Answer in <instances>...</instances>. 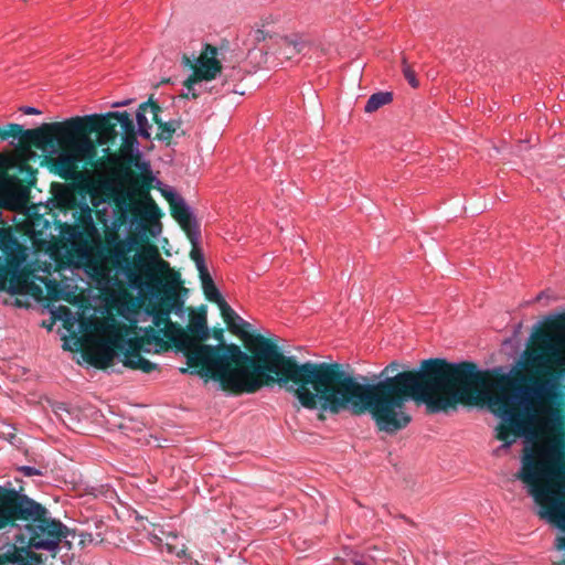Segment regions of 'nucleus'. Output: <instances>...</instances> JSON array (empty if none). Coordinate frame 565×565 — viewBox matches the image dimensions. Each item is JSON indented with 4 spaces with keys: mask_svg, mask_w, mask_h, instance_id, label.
I'll use <instances>...</instances> for the list:
<instances>
[{
    "mask_svg": "<svg viewBox=\"0 0 565 565\" xmlns=\"http://www.w3.org/2000/svg\"><path fill=\"white\" fill-rule=\"evenodd\" d=\"M2 129V127H0V130Z\"/></svg>",
    "mask_w": 565,
    "mask_h": 565,
    "instance_id": "46",
    "label": "nucleus"
},
{
    "mask_svg": "<svg viewBox=\"0 0 565 565\" xmlns=\"http://www.w3.org/2000/svg\"><path fill=\"white\" fill-rule=\"evenodd\" d=\"M24 476L26 477H32V476H40L41 475V471L38 470L36 468L34 467H30V466H24V467H21L20 469Z\"/></svg>",
    "mask_w": 565,
    "mask_h": 565,
    "instance_id": "34",
    "label": "nucleus"
},
{
    "mask_svg": "<svg viewBox=\"0 0 565 565\" xmlns=\"http://www.w3.org/2000/svg\"><path fill=\"white\" fill-rule=\"evenodd\" d=\"M162 329L149 326L145 328L143 334L140 335V338L143 339L146 345L156 344L158 349L156 350L157 353L169 351L173 348L172 343L168 340L164 341L161 337Z\"/></svg>",
    "mask_w": 565,
    "mask_h": 565,
    "instance_id": "17",
    "label": "nucleus"
},
{
    "mask_svg": "<svg viewBox=\"0 0 565 565\" xmlns=\"http://www.w3.org/2000/svg\"><path fill=\"white\" fill-rule=\"evenodd\" d=\"M216 305L220 308L222 318L224 322L227 324V328L234 333L238 332V329L236 328L235 324L236 320L243 322V326L245 327L248 326V323L244 322L242 318L230 307V305L224 299H222L220 302H216Z\"/></svg>",
    "mask_w": 565,
    "mask_h": 565,
    "instance_id": "21",
    "label": "nucleus"
},
{
    "mask_svg": "<svg viewBox=\"0 0 565 565\" xmlns=\"http://www.w3.org/2000/svg\"><path fill=\"white\" fill-rule=\"evenodd\" d=\"M64 121L45 122L32 131L33 135H44L39 150L57 153V157L45 156L42 166H45L51 173L74 184L78 193L88 192L87 184L84 183V175L79 170V164L96 168L102 159L93 153L86 154L81 150L82 137L72 135Z\"/></svg>",
    "mask_w": 565,
    "mask_h": 565,
    "instance_id": "5",
    "label": "nucleus"
},
{
    "mask_svg": "<svg viewBox=\"0 0 565 565\" xmlns=\"http://www.w3.org/2000/svg\"><path fill=\"white\" fill-rule=\"evenodd\" d=\"M142 352L148 353L149 349H147L146 345H145Z\"/></svg>",
    "mask_w": 565,
    "mask_h": 565,
    "instance_id": "43",
    "label": "nucleus"
},
{
    "mask_svg": "<svg viewBox=\"0 0 565 565\" xmlns=\"http://www.w3.org/2000/svg\"><path fill=\"white\" fill-rule=\"evenodd\" d=\"M147 312L152 316L154 327L160 329L163 327V337L172 343L177 352L185 356L189 367L201 366L202 359L217 358L222 350L233 349L232 345L217 348L205 343L210 339V328L204 305L196 311L191 309L186 327L173 322L169 310H160L150 305Z\"/></svg>",
    "mask_w": 565,
    "mask_h": 565,
    "instance_id": "7",
    "label": "nucleus"
},
{
    "mask_svg": "<svg viewBox=\"0 0 565 565\" xmlns=\"http://www.w3.org/2000/svg\"><path fill=\"white\" fill-rule=\"evenodd\" d=\"M94 213L96 215L97 221L102 223L104 227L108 226L107 211L105 209H97L94 211Z\"/></svg>",
    "mask_w": 565,
    "mask_h": 565,
    "instance_id": "33",
    "label": "nucleus"
},
{
    "mask_svg": "<svg viewBox=\"0 0 565 565\" xmlns=\"http://www.w3.org/2000/svg\"><path fill=\"white\" fill-rule=\"evenodd\" d=\"M64 125L68 127V132L82 137L81 150L87 156L93 153L98 156L99 146H107L104 152L108 156L109 147L117 143L119 135L120 151L122 154H128L126 161L119 167L127 164L129 158L134 156L131 152L137 143V132L135 122L127 111L75 116L64 120ZM136 156L140 158L139 153ZM139 161L142 162L140 159Z\"/></svg>",
    "mask_w": 565,
    "mask_h": 565,
    "instance_id": "6",
    "label": "nucleus"
},
{
    "mask_svg": "<svg viewBox=\"0 0 565 565\" xmlns=\"http://www.w3.org/2000/svg\"><path fill=\"white\" fill-rule=\"evenodd\" d=\"M21 555V547L12 545L6 553L0 554V565H20Z\"/></svg>",
    "mask_w": 565,
    "mask_h": 565,
    "instance_id": "24",
    "label": "nucleus"
},
{
    "mask_svg": "<svg viewBox=\"0 0 565 565\" xmlns=\"http://www.w3.org/2000/svg\"><path fill=\"white\" fill-rule=\"evenodd\" d=\"M38 130V128L34 129H23V127L19 124H9L6 127H2L0 130V139L7 140L10 137L20 138V147L24 150H30L32 147L38 149L41 147V140L44 137V135H33L32 131Z\"/></svg>",
    "mask_w": 565,
    "mask_h": 565,
    "instance_id": "15",
    "label": "nucleus"
},
{
    "mask_svg": "<svg viewBox=\"0 0 565 565\" xmlns=\"http://www.w3.org/2000/svg\"><path fill=\"white\" fill-rule=\"evenodd\" d=\"M306 44L307 41L300 34L277 35L275 44L268 45L267 50L286 60H290L292 56L302 53Z\"/></svg>",
    "mask_w": 565,
    "mask_h": 565,
    "instance_id": "14",
    "label": "nucleus"
},
{
    "mask_svg": "<svg viewBox=\"0 0 565 565\" xmlns=\"http://www.w3.org/2000/svg\"><path fill=\"white\" fill-rule=\"evenodd\" d=\"M22 545L26 546H21L22 562L20 565H41L43 563L42 556L30 551L29 548L31 546L28 543H23Z\"/></svg>",
    "mask_w": 565,
    "mask_h": 565,
    "instance_id": "25",
    "label": "nucleus"
},
{
    "mask_svg": "<svg viewBox=\"0 0 565 565\" xmlns=\"http://www.w3.org/2000/svg\"><path fill=\"white\" fill-rule=\"evenodd\" d=\"M217 47L212 44H204L199 57L183 54L181 63L184 67L192 70V74L184 81L186 89L202 81H212L222 72V63L217 58Z\"/></svg>",
    "mask_w": 565,
    "mask_h": 565,
    "instance_id": "9",
    "label": "nucleus"
},
{
    "mask_svg": "<svg viewBox=\"0 0 565 565\" xmlns=\"http://www.w3.org/2000/svg\"><path fill=\"white\" fill-rule=\"evenodd\" d=\"M13 242L12 236L8 232L0 231V249H8Z\"/></svg>",
    "mask_w": 565,
    "mask_h": 565,
    "instance_id": "31",
    "label": "nucleus"
},
{
    "mask_svg": "<svg viewBox=\"0 0 565 565\" xmlns=\"http://www.w3.org/2000/svg\"><path fill=\"white\" fill-rule=\"evenodd\" d=\"M167 547L170 553L174 552L169 543H167Z\"/></svg>",
    "mask_w": 565,
    "mask_h": 565,
    "instance_id": "42",
    "label": "nucleus"
},
{
    "mask_svg": "<svg viewBox=\"0 0 565 565\" xmlns=\"http://www.w3.org/2000/svg\"><path fill=\"white\" fill-rule=\"evenodd\" d=\"M152 114V121L159 126V124H161L163 120L161 119L160 117V113L162 111L161 107L159 106V104L157 102H154L152 99V105H149V109Z\"/></svg>",
    "mask_w": 565,
    "mask_h": 565,
    "instance_id": "30",
    "label": "nucleus"
},
{
    "mask_svg": "<svg viewBox=\"0 0 565 565\" xmlns=\"http://www.w3.org/2000/svg\"><path fill=\"white\" fill-rule=\"evenodd\" d=\"M120 329H124L125 331H127L126 326H121Z\"/></svg>",
    "mask_w": 565,
    "mask_h": 565,
    "instance_id": "44",
    "label": "nucleus"
},
{
    "mask_svg": "<svg viewBox=\"0 0 565 565\" xmlns=\"http://www.w3.org/2000/svg\"><path fill=\"white\" fill-rule=\"evenodd\" d=\"M163 198L168 201L171 216L179 223L182 231L186 234L191 244H194L199 237L198 224L192 218L188 205L181 198L169 190H162Z\"/></svg>",
    "mask_w": 565,
    "mask_h": 565,
    "instance_id": "11",
    "label": "nucleus"
},
{
    "mask_svg": "<svg viewBox=\"0 0 565 565\" xmlns=\"http://www.w3.org/2000/svg\"><path fill=\"white\" fill-rule=\"evenodd\" d=\"M354 565H365L364 563H362L361 561H354L353 562Z\"/></svg>",
    "mask_w": 565,
    "mask_h": 565,
    "instance_id": "41",
    "label": "nucleus"
},
{
    "mask_svg": "<svg viewBox=\"0 0 565 565\" xmlns=\"http://www.w3.org/2000/svg\"><path fill=\"white\" fill-rule=\"evenodd\" d=\"M70 207L74 210L75 223L68 225L65 233L75 242L83 258L90 244L98 238V228L93 218L94 210L85 201H77L74 196L70 201Z\"/></svg>",
    "mask_w": 565,
    "mask_h": 565,
    "instance_id": "8",
    "label": "nucleus"
},
{
    "mask_svg": "<svg viewBox=\"0 0 565 565\" xmlns=\"http://www.w3.org/2000/svg\"><path fill=\"white\" fill-rule=\"evenodd\" d=\"M149 105H152V98L150 97L147 102L141 103L136 113V120L138 125V132L145 139H150L151 135L149 132L150 124L146 117V114L149 109Z\"/></svg>",
    "mask_w": 565,
    "mask_h": 565,
    "instance_id": "19",
    "label": "nucleus"
},
{
    "mask_svg": "<svg viewBox=\"0 0 565 565\" xmlns=\"http://www.w3.org/2000/svg\"><path fill=\"white\" fill-rule=\"evenodd\" d=\"M403 74L412 87L416 88L418 86L419 83L416 78L415 71L407 64L405 58L403 60Z\"/></svg>",
    "mask_w": 565,
    "mask_h": 565,
    "instance_id": "28",
    "label": "nucleus"
},
{
    "mask_svg": "<svg viewBox=\"0 0 565 565\" xmlns=\"http://www.w3.org/2000/svg\"><path fill=\"white\" fill-rule=\"evenodd\" d=\"M180 127L181 120L162 121L158 126V134L156 135V139L170 145L173 135Z\"/></svg>",
    "mask_w": 565,
    "mask_h": 565,
    "instance_id": "22",
    "label": "nucleus"
},
{
    "mask_svg": "<svg viewBox=\"0 0 565 565\" xmlns=\"http://www.w3.org/2000/svg\"><path fill=\"white\" fill-rule=\"evenodd\" d=\"M199 276L201 279L202 289L205 298L214 303L220 302L223 299V297L220 294L218 289L216 288L207 269L205 271L199 273Z\"/></svg>",
    "mask_w": 565,
    "mask_h": 565,
    "instance_id": "18",
    "label": "nucleus"
},
{
    "mask_svg": "<svg viewBox=\"0 0 565 565\" xmlns=\"http://www.w3.org/2000/svg\"><path fill=\"white\" fill-rule=\"evenodd\" d=\"M151 541L156 544H159V543H161L162 539L158 534H152Z\"/></svg>",
    "mask_w": 565,
    "mask_h": 565,
    "instance_id": "37",
    "label": "nucleus"
},
{
    "mask_svg": "<svg viewBox=\"0 0 565 565\" xmlns=\"http://www.w3.org/2000/svg\"><path fill=\"white\" fill-rule=\"evenodd\" d=\"M159 274H167V279L175 288L180 287L182 284L180 273L171 269L170 264L162 259L159 254L158 258L149 260V267L138 273V280L141 278L150 279Z\"/></svg>",
    "mask_w": 565,
    "mask_h": 565,
    "instance_id": "16",
    "label": "nucleus"
},
{
    "mask_svg": "<svg viewBox=\"0 0 565 565\" xmlns=\"http://www.w3.org/2000/svg\"><path fill=\"white\" fill-rule=\"evenodd\" d=\"M277 35L278 34H270L262 29H257V30L253 31V33H252L253 41L257 44L260 42H267L266 47L268 45L275 44V38ZM266 52H269V51L266 49Z\"/></svg>",
    "mask_w": 565,
    "mask_h": 565,
    "instance_id": "26",
    "label": "nucleus"
},
{
    "mask_svg": "<svg viewBox=\"0 0 565 565\" xmlns=\"http://www.w3.org/2000/svg\"><path fill=\"white\" fill-rule=\"evenodd\" d=\"M188 92L190 93L191 98L196 99L199 97V94L193 89V87L188 89Z\"/></svg>",
    "mask_w": 565,
    "mask_h": 565,
    "instance_id": "38",
    "label": "nucleus"
},
{
    "mask_svg": "<svg viewBox=\"0 0 565 565\" xmlns=\"http://www.w3.org/2000/svg\"><path fill=\"white\" fill-rule=\"evenodd\" d=\"M78 537H79V545L82 546H86L88 544H92L94 542V535L92 533H88V532H81L78 533Z\"/></svg>",
    "mask_w": 565,
    "mask_h": 565,
    "instance_id": "32",
    "label": "nucleus"
},
{
    "mask_svg": "<svg viewBox=\"0 0 565 565\" xmlns=\"http://www.w3.org/2000/svg\"><path fill=\"white\" fill-rule=\"evenodd\" d=\"M151 306H154L160 310H169V313L171 315L172 311H179L182 309L183 301L177 292L167 291L158 302L152 303Z\"/></svg>",
    "mask_w": 565,
    "mask_h": 565,
    "instance_id": "20",
    "label": "nucleus"
},
{
    "mask_svg": "<svg viewBox=\"0 0 565 565\" xmlns=\"http://www.w3.org/2000/svg\"><path fill=\"white\" fill-rule=\"evenodd\" d=\"M393 95L390 92H379L370 96L364 107L365 113L376 111L384 105L392 102Z\"/></svg>",
    "mask_w": 565,
    "mask_h": 565,
    "instance_id": "23",
    "label": "nucleus"
},
{
    "mask_svg": "<svg viewBox=\"0 0 565 565\" xmlns=\"http://www.w3.org/2000/svg\"><path fill=\"white\" fill-rule=\"evenodd\" d=\"M230 347L217 358L202 359V365L182 367L181 373L199 375L220 383L233 395L254 394L263 387L278 385L292 392L301 406L331 414L350 411L369 413L380 431L396 434L412 420L406 403L424 404L429 414L438 413V358L423 360L418 369L404 370L398 361L390 362L372 384H362L338 362H298L285 355L276 340L262 334L252 337L244 352L235 343L224 342V329L213 328L210 337Z\"/></svg>",
    "mask_w": 565,
    "mask_h": 565,
    "instance_id": "1",
    "label": "nucleus"
},
{
    "mask_svg": "<svg viewBox=\"0 0 565 565\" xmlns=\"http://www.w3.org/2000/svg\"><path fill=\"white\" fill-rule=\"evenodd\" d=\"M54 413L64 424H67L72 419L71 409L65 404H57L54 408Z\"/></svg>",
    "mask_w": 565,
    "mask_h": 565,
    "instance_id": "29",
    "label": "nucleus"
},
{
    "mask_svg": "<svg viewBox=\"0 0 565 565\" xmlns=\"http://www.w3.org/2000/svg\"><path fill=\"white\" fill-rule=\"evenodd\" d=\"M21 110L25 114V115H39L41 114V111L34 107H30V106H26V107H23L21 108Z\"/></svg>",
    "mask_w": 565,
    "mask_h": 565,
    "instance_id": "35",
    "label": "nucleus"
},
{
    "mask_svg": "<svg viewBox=\"0 0 565 565\" xmlns=\"http://www.w3.org/2000/svg\"><path fill=\"white\" fill-rule=\"evenodd\" d=\"M122 350V337L116 335L103 342L93 353L87 354L86 361L98 370H107L113 365L116 353Z\"/></svg>",
    "mask_w": 565,
    "mask_h": 565,
    "instance_id": "13",
    "label": "nucleus"
},
{
    "mask_svg": "<svg viewBox=\"0 0 565 565\" xmlns=\"http://www.w3.org/2000/svg\"><path fill=\"white\" fill-rule=\"evenodd\" d=\"M120 335L124 337L122 334ZM122 345L124 350L119 352L124 354L121 362L125 367L130 370H139L147 374L158 369V364L145 359L141 355L143 347L146 345L142 338H122Z\"/></svg>",
    "mask_w": 565,
    "mask_h": 565,
    "instance_id": "12",
    "label": "nucleus"
},
{
    "mask_svg": "<svg viewBox=\"0 0 565 565\" xmlns=\"http://www.w3.org/2000/svg\"><path fill=\"white\" fill-rule=\"evenodd\" d=\"M181 97H182V98H190L191 96H190V93L188 92V93H185V94H182V95H181Z\"/></svg>",
    "mask_w": 565,
    "mask_h": 565,
    "instance_id": "40",
    "label": "nucleus"
},
{
    "mask_svg": "<svg viewBox=\"0 0 565 565\" xmlns=\"http://www.w3.org/2000/svg\"><path fill=\"white\" fill-rule=\"evenodd\" d=\"M232 78H239L241 77V71L232 70L231 74L228 75Z\"/></svg>",
    "mask_w": 565,
    "mask_h": 565,
    "instance_id": "36",
    "label": "nucleus"
},
{
    "mask_svg": "<svg viewBox=\"0 0 565 565\" xmlns=\"http://www.w3.org/2000/svg\"><path fill=\"white\" fill-rule=\"evenodd\" d=\"M565 370H510L494 374L486 388L484 402L502 418L495 438L503 448L518 438L535 441L550 431L546 444L524 449L515 478L526 487L539 505L537 515L557 527L554 547L565 551ZM554 565H565V557Z\"/></svg>",
    "mask_w": 565,
    "mask_h": 565,
    "instance_id": "2",
    "label": "nucleus"
},
{
    "mask_svg": "<svg viewBox=\"0 0 565 565\" xmlns=\"http://www.w3.org/2000/svg\"><path fill=\"white\" fill-rule=\"evenodd\" d=\"M192 245L193 247L190 252V257L195 263L199 273L205 271L207 268L204 264V258L201 250L196 247V242Z\"/></svg>",
    "mask_w": 565,
    "mask_h": 565,
    "instance_id": "27",
    "label": "nucleus"
},
{
    "mask_svg": "<svg viewBox=\"0 0 565 565\" xmlns=\"http://www.w3.org/2000/svg\"><path fill=\"white\" fill-rule=\"evenodd\" d=\"M7 527H19L15 542L38 550H54L63 539L76 536L40 502L13 488L0 487V530Z\"/></svg>",
    "mask_w": 565,
    "mask_h": 565,
    "instance_id": "4",
    "label": "nucleus"
},
{
    "mask_svg": "<svg viewBox=\"0 0 565 565\" xmlns=\"http://www.w3.org/2000/svg\"><path fill=\"white\" fill-rule=\"evenodd\" d=\"M119 177L129 184V190L107 186L104 201L113 206L111 225L104 227V236L90 244L83 259L95 269H115L122 273L129 281H138V273L149 267V260L158 258V247L147 244L136 250V246L154 237V226H159L162 213L150 191L154 178L147 162H140L138 156H131L127 164L119 169Z\"/></svg>",
    "mask_w": 565,
    "mask_h": 565,
    "instance_id": "3",
    "label": "nucleus"
},
{
    "mask_svg": "<svg viewBox=\"0 0 565 565\" xmlns=\"http://www.w3.org/2000/svg\"><path fill=\"white\" fill-rule=\"evenodd\" d=\"M193 565H202V564H200L198 561H195Z\"/></svg>",
    "mask_w": 565,
    "mask_h": 565,
    "instance_id": "45",
    "label": "nucleus"
},
{
    "mask_svg": "<svg viewBox=\"0 0 565 565\" xmlns=\"http://www.w3.org/2000/svg\"><path fill=\"white\" fill-rule=\"evenodd\" d=\"M12 173H6V186L20 196H28L31 188L36 182L38 170L33 168L26 156L20 154L8 164Z\"/></svg>",
    "mask_w": 565,
    "mask_h": 565,
    "instance_id": "10",
    "label": "nucleus"
},
{
    "mask_svg": "<svg viewBox=\"0 0 565 565\" xmlns=\"http://www.w3.org/2000/svg\"><path fill=\"white\" fill-rule=\"evenodd\" d=\"M47 290H49L50 295H53V292L56 291V287L55 286L51 287L50 285H47Z\"/></svg>",
    "mask_w": 565,
    "mask_h": 565,
    "instance_id": "39",
    "label": "nucleus"
}]
</instances>
